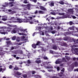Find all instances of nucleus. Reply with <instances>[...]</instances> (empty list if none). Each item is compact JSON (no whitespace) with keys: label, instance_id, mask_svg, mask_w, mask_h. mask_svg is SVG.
Instances as JSON below:
<instances>
[{"label":"nucleus","instance_id":"obj_1","mask_svg":"<svg viewBox=\"0 0 78 78\" xmlns=\"http://www.w3.org/2000/svg\"><path fill=\"white\" fill-rule=\"evenodd\" d=\"M63 40L64 41H67V40H69V42H74V44H73V45L70 46V47L71 48L72 51L73 53L78 55V48H75L74 47H78V45H76V44L78 43V39L77 40H75V39L73 38L70 37H65L63 38Z\"/></svg>","mask_w":78,"mask_h":78},{"label":"nucleus","instance_id":"obj_2","mask_svg":"<svg viewBox=\"0 0 78 78\" xmlns=\"http://www.w3.org/2000/svg\"><path fill=\"white\" fill-rule=\"evenodd\" d=\"M68 29L70 30H74L75 29V30L76 31H71L69 32H66V33H64V35L65 36H67V35H68V34H72L73 36H76L78 37V34H75V33H77L78 32V28H76L75 27H69Z\"/></svg>","mask_w":78,"mask_h":78},{"label":"nucleus","instance_id":"obj_3","mask_svg":"<svg viewBox=\"0 0 78 78\" xmlns=\"http://www.w3.org/2000/svg\"><path fill=\"white\" fill-rule=\"evenodd\" d=\"M0 29H2L1 30H0V33L2 34L5 35V34H8V33L7 32H5L4 29H8L7 31L8 32H10L11 31V28L9 27H0Z\"/></svg>","mask_w":78,"mask_h":78},{"label":"nucleus","instance_id":"obj_4","mask_svg":"<svg viewBox=\"0 0 78 78\" xmlns=\"http://www.w3.org/2000/svg\"><path fill=\"white\" fill-rule=\"evenodd\" d=\"M32 19H33V17L31 16L28 17L26 18V21H27V22H25V23H28L29 22V23L30 24H33V23H34V22H35V23H39L38 20H35L33 21H31V20H32Z\"/></svg>","mask_w":78,"mask_h":78},{"label":"nucleus","instance_id":"obj_5","mask_svg":"<svg viewBox=\"0 0 78 78\" xmlns=\"http://www.w3.org/2000/svg\"><path fill=\"white\" fill-rule=\"evenodd\" d=\"M28 21L26 20V19H24L22 20V19H20V18H17L16 19V20H14L13 22L14 23H22V22H24L25 23V22H27Z\"/></svg>","mask_w":78,"mask_h":78},{"label":"nucleus","instance_id":"obj_6","mask_svg":"<svg viewBox=\"0 0 78 78\" xmlns=\"http://www.w3.org/2000/svg\"><path fill=\"white\" fill-rule=\"evenodd\" d=\"M16 3L14 2H12L10 3H7V2H5L3 5H2V6L3 7H4V8L5 7H6V6H13L14 5L13 4H15Z\"/></svg>","mask_w":78,"mask_h":78},{"label":"nucleus","instance_id":"obj_7","mask_svg":"<svg viewBox=\"0 0 78 78\" xmlns=\"http://www.w3.org/2000/svg\"><path fill=\"white\" fill-rule=\"evenodd\" d=\"M12 27H16L14 28V29L12 30L11 31V33H12V34H14L15 33H16L17 32V31H18V28H17V26L16 25H13Z\"/></svg>","mask_w":78,"mask_h":78},{"label":"nucleus","instance_id":"obj_8","mask_svg":"<svg viewBox=\"0 0 78 78\" xmlns=\"http://www.w3.org/2000/svg\"><path fill=\"white\" fill-rule=\"evenodd\" d=\"M49 63H51V62H44L43 63V66H44V67L46 69H53V67L52 66H47V64H49Z\"/></svg>","mask_w":78,"mask_h":78},{"label":"nucleus","instance_id":"obj_9","mask_svg":"<svg viewBox=\"0 0 78 78\" xmlns=\"http://www.w3.org/2000/svg\"><path fill=\"white\" fill-rule=\"evenodd\" d=\"M41 45V42L40 41H37V44H33L32 45V46L33 48H36V45Z\"/></svg>","mask_w":78,"mask_h":78},{"label":"nucleus","instance_id":"obj_10","mask_svg":"<svg viewBox=\"0 0 78 78\" xmlns=\"http://www.w3.org/2000/svg\"><path fill=\"white\" fill-rule=\"evenodd\" d=\"M43 28H45L46 30H53V27H45V26H43Z\"/></svg>","mask_w":78,"mask_h":78},{"label":"nucleus","instance_id":"obj_11","mask_svg":"<svg viewBox=\"0 0 78 78\" xmlns=\"http://www.w3.org/2000/svg\"><path fill=\"white\" fill-rule=\"evenodd\" d=\"M8 11L9 12V13L10 14H14V13H16V12L14 11H12V10L10 9L8 10Z\"/></svg>","mask_w":78,"mask_h":78},{"label":"nucleus","instance_id":"obj_12","mask_svg":"<svg viewBox=\"0 0 78 78\" xmlns=\"http://www.w3.org/2000/svg\"><path fill=\"white\" fill-rule=\"evenodd\" d=\"M40 9L43 10V11H47V9H46L45 7H43V6H41V5L39 6Z\"/></svg>","mask_w":78,"mask_h":78},{"label":"nucleus","instance_id":"obj_13","mask_svg":"<svg viewBox=\"0 0 78 78\" xmlns=\"http://www.w3.org/2000/svg\"><path fill=\"white\" fill-rule=\"evenodd\" d=\"M64 18H67V15H64L62 17H57L56 18V19H64Z\"/></svg>","mask_w":78,"mask_h":78},{"label":"nucleus","instance_id":"obj_14","mask_svg":"<svg viewBox=\"0 0 78 78\" xmlns=\"http://www.w3.org/2000/svg\"><path fill=\"white\" fill-rule=\"evenodd\" d=\"M72 67H77L78 66V62H75L74 63H72L71 65Z\"/></svg>","mask_w":78,"mask_h":78},{"label":"nucleus","instance_id":"obj_15","mask_svg":"<svg viewBox=\"0 0 78 78\" xmlns=\"http://www.w3.org/2000/svg\"><path fill=\"white\" fill-rule=\"evenodd\" d=\"M16 73L17 75H18V76H20V75H21L22 73H20L19 72H17L16 73L14 72V73L13 74V75H14L15 76H16Z\"/></svg>","mask_w":78,"mask_h":78},{"label":"nucleus","instance_id":"obj_16","mask_svg":"<svg viewBox=\"0 0 78 78\" xmlns=\"http://www.w3.org/2000/svg\"><path fill=\"white\" fill-rule=\"evenodd\" d=\"M58 75L59 76H60V77H62V78H63V77H64V76H65L63 74V73H59L58 74Z\"/></svg>","mask_w":78,"mask_h":78},{"label":"nucleus","instance_id":"obj_17","mask_svg":"<svg viewBox=\"0 0 78 78\" xmlns=\"http://www.w3.org/2000/svg\"><path fill=\"white\" fill-rule=\"evenodd\" d=\"M60 45H61V46H64L65 47H68V45L67 44L65 43H60Z\"/></svg>","mask_w":78,"mask_h":78},{"label":"nucleus","instance_id":"obj_18","mask_svg":"<svg viewBox=\"0 0 78 78\" xmlns=\"http://www.w3.org/2000/svg\"><path fill=\"white\" fill-rule=\"evenodd\" d=\"M7 45H6V47H8L9 46V45H11L12 44L11 42L10 41H9L6 42Z\"/></svg>","mask_w":78,"mask_h":78},{"label":"nucleus","instance_id":"obj_19","mask_svg":"<svg viewBox=\"0 0 78 78\" xmlns=\"http://www.w3.org/2000/svg\"><path fill=\"white\" fill-rule=\"evenodd\" d=\"M10 20H12L13 21H9V23H12V22H13L14 20H16V18H14V17H13L11 18Z\"/></svg>","mask_w":78,"mask_h":78},{"label":"nucleus","instance_id":"obj_20","mask_svg":"<svg viewBox=\"0 0 78 78\" xmlns=\"http://www.w3.org/2000/svg\"><path fill=\"white\" fill-rule=\"evenodd\" d=\"M2 17H5V18H2V20H3V21H6V20H7V16L5 15V16H2Z\"/></svg>","mask_w":78,"mask_h":78},{"label":"nucleus","instance_id":"obj_21","mask_svg":"<svg viewBox=\"0 0 78 78\" xmlns=\"http://www.w3.org/2000/svg\"><path fill=\"white\" fill-rule=\"evenodd\" d=\"M38 13L41 14H45V12L41 10H39L38 12Z\"/></svg>","mask_w":78,"mask_h":78},{"label":"nucleus","instance_id":"obj_22","mask_svg":"<svg viewBox=\"0 0 78 78\" xmlns=\"http://www.w3.org/2000/svg\"><path fill=\"white\" fill-rule=\"evenodd\" d=\"M30 76H34V77H36L35 78H41V76H39L37 75H34V76H30Z\"/></svg>","mask_w":78,"mask_h":78},{"label":"nucleus","instance_id":"obj_23","mask_svg":"<svg viewBox=\"0 0 78 78\" xmlns=\"http://www.w3.org/2000/svg\"><path fill=\"white\" fill-rule=\"evenodd\" d=\"M58 12H64V9L63 8L57 10Z\"/></svg>","mask_w":78,"mask_h":78},{"label":"nucleus","instance_id":"obj_24","mask_svg":"<svg viewBox=\"0 0 78 78\" xmlns=\"http://www.w3.org/2000/svg\"><path fill=\"white\" fill-rule=\"evenodd\" d=\"M68 11L69 12H70L71 14H73V9H69L68 10Z\"/></svg>","mask_w":78,"mask_h":78},{"label":"nucleus","instance_id":"obj_25","mask_svg":"<svg viewBox=\"0 0 78 78\" xmlns=\"http://www.w3.org/2000/svg\"><path fill=\"white\" fill-rule=\"evenodd\" d=\"M62 62V61L61 60H56L55 62V64H61Z\"/></svg>","mask_w":78,"mask_h":78},{"label":"nucleus","instance_id":"obj_26","mask_svg":"<svg viewBox=\"0 0 78 78\" xmlns=\"http://www.w3.org/2000/svg\"><path fill=\"white\" fill-rule=\"evenodd\" d=\"M49 5L50 6H54V2H50V3L49 4Z\"/></svg>","mask_w":78,"mask_h":78},{"label":"nucleus","instance_id":"obj_27","mask_svg":"<svg viewBox=\"0 0 78 78\" xmlns=\"http://www.w3.org/2000/svg\"><path fill=\"white\" fill-rule=\"evenodd\" d=\"M57 14H58V15L60 16H64V13L58 12L57 13Z\"/></svg>","mask_w":78,"mask_h":78},{"label":"nucleus","instance_id":"obj_28","mask_svg":"<svg viewBox=\"0 0 78 78\" xmlns=\"http://www.w3.org/2000/svg\"><path fill=\"white\" fill-rule=\"evenodd\" d=\"M31 4H28L27 5V8L29 10H30V6H31Z\"/></svg>","mask_w":78,"mask_h":78},{"label":"nucleus","instance_id":"obj_29","mask_svg":"<svg viewBox=\"0 0 78 78\" xmlns=\"http://www.w3.org/2000/svg\"><path fill=\"white\" fill-rule=\"evenodd\" d=\"M42 28H43V27H36V30H41V29H42Z\"/></svg>","mask_w":78,"mask_h":78},{"label":"nucleus","instance_id":"obj_30","mask_svg":"<svg viewBox=\"0 0 78 78\" xmlns=\"http://www.w3.org/2000/svg\"><path fill=\"white\" fill-rule=\"evenodd\" d=\"M55 69H57V71H59V69L60 68H59V66H54Z\"/></svg>","mask_w":78,"mask_h":78},{"label":"nucleus","instance_id":"obj_31","mask_svg":"<svg viewBox=\"0 0 78 78\" xmlns=\"http://www.w3.org/2000/svg\"><path fill=\"white\" fill-rule=\"evenodd\" d=\"M18 48L17 46L12 47L11 49V50H14V49H17Z\"/></svg>","mask_w":78,"mask_h":78},{"label":"nucleus","instance_id":"obj_32","mask_svg":"<svg viewBox=\"0 0 78 78\" xmlns=\"http://www.w3.org/2000/svg\"><path fill=\"white\" fill-rule=\"evenodd\" d=\"M52 15H54V16H56V14H57V13H56L55 12H51L50 13Z\"/></svg>","mask_w":78,"mask_h":78},{"label":"nucleus","instance_id":"obj_33","mask_svg":"<svg viewBox=\"0 0 78 78\" xmlns=\"http://www.w3.org/2000/svg\"><path fill=\"white\" fill-rule=\"evenodd\" d=\"M50 53H51L52 54H56V52L55 51H53L50 50Z\"/></svg>","mask_w":78,"mask_h":78},{"label":"nucleus","instance_id":"obj_34","mask_svg":"<svg viewBox=\"0 0 78 78\" xmlns=\"http://www.w3.org/2000/svg\"><path fill=\"white\" fill-rule=\"evenodd\" d=\"M59 3L61 5H64V2L62 1H60L59 2Z\"/></svg>","mask_w":78,"mask_h":78},{"label":"nucleus","instance_id":"obj_35","mask_svg":"<svg viewBox=\"0 0 78 78\" xmlns=\"http://www.w3.org/2000/svg\"><path fill=\"white\" fill-rule=\"evenodd\" d=\"M52 48L54 50H57V47H56V46H54L52 47Z\"/></svg>","mask_w":78,"mask_h":78},{"label":"nucleus","instance_id":"obj_36","mask_svg":"<svg viewBox=\"0 0 78 78\" xmlns=\"http://www.w3.org/2000/svg\"><path fill=\"white\" fill-rule=\"evenodd\" d=\"M67 60H70V57H68L65 56Z\"/></svg>","mask_w":78,"mask_h":78},{"label":"nucleus","instance_id":"obj_37","mask_svg":"<svg viewBox=\"0 0 78 78\" xmlns=\"http://www.w3.org/2000/svg\"><path fill=\"white\" fill-rule=\"evenodd\" d=\"M18 34H19V35H23L26 36V35H25V34L23 33H18Z\"/></svg>","mask_w":78,"mask_h":78},{"label":"nucleus","instance_id":"obj_38","mask_svg":"<svg viewBox=\"0 0 78 78\" xmlns=\"http://www.w3.org/2000/svg\"><path fill=\"white\" fill-rule=\"evenodd\" d=\"M22 39L23 41H27V39H26V37H25V36H23Z\"/></svg>","mask_w":78,"mask_h":78},{"label":"nucleus","instance_id":"obj_39","mask_svg":"<svg viewBox=\"0 0 78 78\" xmlns=\"http://www.w3.org/2000/svg\"><path fill=\"white\" fill-rule=\"evenodd\" d=\"M3 39H4V40H6V41L8 40H9L10 39L9 38H6V37H4Z\"/></svg>","mask_w":78,"mask_h":78},{"label":"nucleus","instance_id":"obj_40","mask_svg":"<svg viewBox=\"0 0 78 78\" xmlns=\"http://www.w3.org/2000/svg\"><path fill=\"white\" fill-rule=\"evenodd\" d=\"M26 30H26V29L23 30L22 29H20V31H23L24 32H25V31H26Z\"/></svg>","mask_w":78,"mask_h":78},{"label":"nucleus","instance_id":"obj_41","mask_svg":"<svg viewBox=\"0 0 78 78\" xmlns=\"http://www.w3.org/2000/svg\"><path fill=\"white\" fill-rule=\"evenodd\" d=\"M16 37L14 36L12 38V39L13 41H14V40H16Z\"/></svg>","mask_w":78,"mask_h":78},{"label":"nucleus","instance_id":"obj_42","mask_svg":"<svg viewBox=\"0 0 78 78\" xmlns=\"http://www.w3.org/2000/svg\"><path fill=\"white\" fill-rule=\"evenodd\" d=\"M41 62V60H36V63H37L38 64L39 63H40Z\"/></svg>","mask_w":78,"mask_h":78},{"label":"nucleus","instance_id":"obj_43","mask_svg":"<svg viewBox=\"0 0 78 78\" xmlns=\"http://www.w3.org/2000/svg\"><path fill=\"white\" fill-rule=\"evenodd\" d=\"M40 33L41 35H44V33L43 31H41Z\"/></svg>","mask_w":78,"mask_h":78},{"label":"nucleus","instance_id":"obj_44","mask_svg":"<svg viewBox=\"0 0 78 78\" xmlns=\"http://www.w3.org/2000/svg\"><path fill=\"white\" fill-rule=\"evenodd\" d=\"M56 32V30H53L51 32V33L52 34H55V33Z\"/></svg>","mask_w":78,"mask_h":78},{"label":"nucleus","instance_id":"obj_45","mask_svg":"<svg viewBox=\"0 0 78 78\" xmlns=\"http://www.w3.org/2000/svg\"><path fill=\"white\" fill-rule=\"evenodd\" d=\"M16 41L18 42H19V41H20V37H17L16 39Z\"/></svg>","mask_w":78,"mask_h":78},{"label":"nucleus","instance_id":"obj_46","mask_svg":"<svg viewBox=\"0 0 78 78\" xmlns=\"http://www.w3.org/2000/svg\"><path fill=\"white\" fill-rule=\"evenodd\" d=\"M30 1H32L34 3H36L37 2V0H30Z\"/></svg>","mask_w":78,"mask_h":78},{"label":"nucleus","instance_id":"obj_47","mask_svg":"<svg viewBox=\"0 0 78 78\" xmlns=\"http://www.w3.org/2000/svg\"><path fill=\"white\" fill-rule=\"evenodd\" d=\"M27 0H24V1L23 2V3H29V2H27Z\"/></svg>","mask_w":78,"mask_h":78},{"label":"nucleus","instance_id":"obj_48","mask_svg":"<svg viewBox=\"0 0 78 78\" xmlns=\"http://www.w3.org/2000/svg\"><path fill=\"white\" fill-rule=\"evenodd\" d=\"M37 33H37V32H35L33 34V36H34L35 35V34H37Z\"/></svg>","mask_w":78,"mask_h":78},{"label":"nucleus","instance_id":"obj_49","mask_svg":"<svg viewBox=\"0 0 78 78\" xmlns=\"http://www.w3.org/2000/svg\"><path fill=\"white\" fill-rule=\"evenodd\" d=\"M1 9H2V10L3 11L5 12V8H2Z\"/></svg>","mask_w":78,"mask_h":78},{"label":"nucleus","instance_id":"obj_50","mask_svg":"<svg viewBox=\"0 0 78 78\" xmlns=\"http://www.w3.org/2000/svg\"><path fill=\"white\" fill-rule=\"evenodd\" d=\"M62 60L63 61H64V62H66V61H67L66 60V58H63Z\"/></svg>","mask_w":78,"mask_h":78},{"label":"nucleus","instance_id":"obj_51","mask_svg":"<svg viewBox=\"0 0 78 78\" xmlns=\"http://www.w3.org/2000/svg\"><path fill=\"white\" fill-rule=\"evenodd\" d=\"M19 54H23V52L22 51H20V52L19 53Z\"/></svg>","mask_w":78,"mask_h":78},{"label":"nucleus","instance_id":"obj_52","mask_svg":"<svg viewBox=\"0 0 78 78\" xmlns=\"http://www.w3.org/2000/svg\"><path fill=\"white\" fill-rule=\"evenodd\" d=\"M69 25H73V22L72 21H70L69 22Z\"/></svg>","mask_w":78,"mask_h":78},{"label":"nucleus","instance_id":"obj_53","mask_svg":"<svg viewBox=\"0 0 78 78\" xmlns=\"http://www.w3.org/2000/svg\"><path fill=\"white\" fill-rule=\"evenodd\" d=\"M14 70H18L19 69V68L18 67H15V68H14Z\"/></svg>","mask_w":78,"mask_h":78},{"label":"nucleus","instance_id":"obj_54","mask_svg":"<svg viewBox=\"0 0 78 78\" xmlns=\"http://www.w3.org/2000/svg\"><path fill=\"white\" fill-rule=\"evenodd\" d=\"M13 53H14L15 54H17V53H18V51H15L14 52H13Z\"/></svg>","mask_w":78,"mask_h":78},{"label":"nucleus","instance_id":"obj_55","mask_svg":"<svg viewBox=\"0 0 78 78\" xmlns=\"http://www.w3.org/2000/svg\"><path fill=\"white\" fill-rule=\"evenodd\" d=\"M51 78H59V77H57L56 76H54L52 77H51Z\"/></svg>","mask_w":78,"mask_h":78},{"label":"nucleus","instance_id":"obj_56","mask_svg":"<svg viewBox=\"0 0 78 78\" xmlns=\"http://www.w3.org/2000/svg\"><path fill=\"white\" fill-rule=\"evenodd\" d=\"M23 76L24 77V78H26L27 76L25 74H24L23 75Z\"/></svg>","mask_w":78,"mask_h":78},{"label":"nucleus","instance_id":"obj_57","mask_svg":"<svg viewBox=\"0 0 78 78\" xmlns=\"http://www.w3.org/2000/svg\"><path fill=\"white\" fill-rule=\"evenodd\" d=\"M43 59H48V58L47 57H43Z\"/></svg>","mask_w":78,"mask_h":78},{"label":"nucleus","instance_id":"obj_58","mask_svg":"<svg viewBox=\"0 0 78 78\" xmlns=\"http://www.w3.org/2000/svg\"><path fill=\"white\" fill-rule=\"evenodd\" d=\"M74 9H75V10L76 11V12H78V8L77 9L76 8H74Z\"/></svg>","mask_w":78,"mask_h":78},{"label":"nucleus","instance_id":"obj_59","mask_svg":"<svg viewBox=\"0 0 78 78\" xmlns=\"http://www.w3.org/2000/svg\"><path fill=\"white\" fill-rule=\"evenodd\" d=\"M27 63L28 64H30V63H31V61L30 60H28L27 61Z\"/></svg>","mask_w":78,"mask_h":78},{"label":"nucleus","instance_id":"obj_60","mask_svg":"<svg viewBox=\"0 0 78 78\" xmlns=\"http://www.w3.org/2000/svg\"><path fill=\"white\" fill-rule=\"evenodd\" d=\"M12 65H10L9 66V69H12Z\"/></svg>","mask_w":78,"mask_h":78},{"label":"nucleus","instance_id":"obj_61","mask_svg":"<svg viewBox=\"0 0 78 78\" xmlns=\"http://www.w3.org/2000/svg\"><path fill=\"white\" fill-rule=\"evenodd\" d=\"M74 72H75L76 71H77V72H78V68L74 69Z\"/></svg>","mask_w":78,"mask_h":78},{"label":"nucleus","instance_id":"obj_62","mask_svg":"<svg viewBox=\"0 0 78 78\" xmlns=\"http://www.w3.org/2000/svg\"><path fill=\"white\" fill-rule=\"evenodd\" d=\"M36 73L35 71H32V74H34Z\"/></svg>","mask_w":78,"mask_h":78},{"label":"nucleus","instance_id":"obj_63","mask_svg":"<svg viewBox=\"0 0 78 78\" xmlns=\"http://www.w3.org/2000/svg\"><path fill=\"white\" fill-rule=\"evenodd\" d=\"M61 72H64V68H63L61 70Z\"/></svg>","mask_w":78,"mask_h":78},{"label":"nucleus","instance_id":"obj_64","mask_svg":"<svg viewBox=\"0 0 78 78\" xmlns=\"http://www.w3.org/2000/svg\"><path fill=\"white\" fill-rule=\"evenodd\" d=\"M17 9V8L16 7H15V8H14L12 9Z\"/></svg>","mask_w":78,"mask_h":78}]
</instances>
